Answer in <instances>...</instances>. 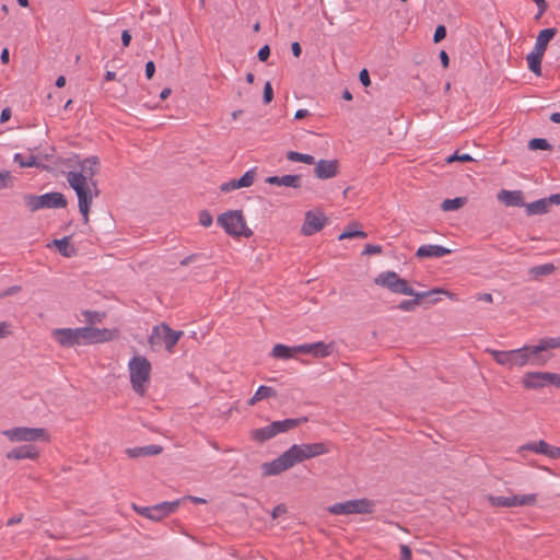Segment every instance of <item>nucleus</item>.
<instances>
[{
  "label": "nucleus",
  "instance_id": "39448f33",
  "mask_svg": "<svg viewBox=\"0 0 560 560\" xmlns=\"http://www.w3.org/2000/svg\"><path fill=\"white\" fill-rule=\"evenodd\" d=\"M3 435L11 443H28L49 442L50 434L45 428H30V427H13L1 431Z\"/></svg>",
  "mask_w": 560,
  "mask_h": 560
},
{
  "label": "nucleus",
  "instance_id": "473e14b6",
  "mask_svg": "<svg viewBox=\"0 0 560 560\" xmlns=\"http://www.w3.org/2000/svg\"><path fill=\"white\" fill-rule=\"evenodd\" d=\"M467 202V198L465 197H457V198H454V199H445L442 203H441V209L443 211H454V210H457L462 207H464Z\"/></svg>",
  "mask_w": 560,
  "mask_h": 560
},
{
  "label": "nucleus",
  "instance_id": "4c0bfd02",
  "mask_svg": "<svg viewBox=\"0 0 560 560\" xmlns=\"http://www.w3.org/2000/svg\"><path fill=\"white\" fill-rule=\"evenodd\" d=\"M13 160L19 163L21 167H33L37 165V160L33 155L24 158L21 153H15Z\"/></svg>",
  "mask_w": 560,
  "mask_h": 560
},
{
  "label": "nucleus",
  "instance_id": "b1692460",
  "mask_svg": "<svg viewBox=\"0 0 560 560\" xmlns=\"http://www.w3.org/2000/svg\"><path fill=\"white\" fill-rule=\"evenodd\" d=\"M452 250L450 248L443 247L441 245H433V244H427L420 246L417 252L416 256L418 258H431V257H443L445 255L451 254Z\"/></svg>",
  "mask_w": 560,
  "mask_h": 560
},
{
  "label": "nucleus",
  "instance_id": "9b49d317",
  "mask_svg": "<svg viewBox=\"0 0 560 560\" xmlns=\"http://www.w3.org/2000/svg\"><path fill=\"white\" fill-rule=\"evenodd\" d=\"M374 283L396 294H413V289L409 285L408 281L400 278L394 271L378 273L374 279Z\"/></svg>",
  "mask_w": 560,
  "mask_h": 560
},
{
  "label": "nucleus",
  "instance_id": "2eb2a0df",
  "mask_svg": "<svg viewBox=\"0 0 560 560\" xmlns=\"http://www.w3.org/2000/svg\"><path fill=\"white\" fill-rule=\"evenodd\" d=\"M432 294H444L448 296L451 300H457L456 295L447 290H444L442 288H435L430 291L425 292H416L413 290V294H409L410 296H413V300H404L398 304V308L402 312H412L417 308V306L420 304V301L432 295Z\"/></svg>",
  "mask_w": 560,
  "mask_h": 560
},
{
  "label": "nucleus",
  "instance_id": "338daca9",
  "mask_svg": "<svg viewBox=\"0 0 560 560\" xmlns=\"http://www.w3.org/2000/svg\"><path fill=\"white\" fill-rule=\"evenodd\" d=\"M0 59L3 63H8L10 61V54L8 48H4L1 51Z\"/></svg>",
  "mask_w": 560,
  "mask_h": 560
},
{
  "label": "nucleus",
  "instance_id": "8fccbe9b",
  "mask_svg": "<svg viewBox=\"0 0 560 560\" xmlns=\"http://www.w3.org/2000/svg\"><path fill=\"white\" fill-rule=\"evenodd\" d=\"M12 334L11 324L8 322H0V339Z\"/></svg>",
  "mask_w": 560,
  "mask_h": 560
},
{
  "label": "nucleus",
  "instance_id": "3c124183",
  "mask_svg": "<svg viewBox=\"0 0 560 560\" xmlns=\"http://www.w3.org/2000/svg\"><path fill=\"white\" fill-rule=\"evenodd\" d=\"M287 506L284 504H278L271 512V517L273 520L287 513Z\"/></svg>",
  "mask_w": 560,
  "mask_h": 560
},
{
  "label": "nucleus",
  "instance_id": "a18cd8bd",
  "mask_svg": "<svg viewBox=\"0 0 560 560\" xmlns=\"http://www.w3.org/2000/svg\"><path fill=\"white\" fill-rule=\"evenodd\" d=\"M241 187L237 185V179H231L226 183H223L221 186H220V190L222 192H230L232 190H235V189H240Z\"/></svg>",
  "mask_w": 560,
  "mask_h": 560
},
{
  "label": "nucleus",
  "instance_id": "412c9836",
  "mask_svg": "<svg viewBox=\"0 0 560 560\" xmlns=\"http://www.w3.org/2000/svg\"><path fill=\"white\" fill-rule=\"evenodd\" d=\"M5 457L11 460H35L39 457V451L34 444H25L23 446L12 448L7 453Z\"/></svg>",
  "mask_w": 560,
  "mask_h": 560
},
{
  "label": "nucleus",
  "instance_id": "72a5a7b5",
  "mask_svg": "<svg viewBox=\"0 0 560 560\" xmlns=\"http://www.w3.org/2000/svg\"><path fill=\"white\" fill-rule=\"evenodd\" d=\"M487 500L493 508H513L512 497L488 495Z\"/></svg>",
  "mask_w": 560,
  "mask_h": 560
},
{
  "label": "nucleus",
  "instance_id": "f3484780",
  "mask_svg": "<svg viewBox=\"0 0 560 560\" xmlns=\"http://www.w3.org/2000/svg\"><path fill=\"white\" fill-rule=\"evenodd\" d=\"M525 451H530L537 454L546 455L549 458H560V447L548 444L546 441L540 440L536 442H529L517 448V453L523 455Z\"/></svg>",
  "mask_w": 560,
  "mask_h": 560
},
{
  "label": "nucleus",
  "instance_id": "20e7f679",
  "mask_svg": "<svg viewBox=\"0 0 560 560\" xmlns=\"http://www.w3.org/2000/svg\"><path fill=\"white\" fill-rule=\"evenodd\" d=\"M151 370L152 366L150 361L143 355L137 354L128 362V371L132 389L141 396H143L149 388Z\"/></svg>",
  "mask_w": 560,
  "mask_h": 560
},
{
  "label": "nucleus",
  "instance_id": "603ef678",
  "mask_svg": "<svg viewBox=\"0 0 560 560\" xmlns=\"http://www.w3.org/2000/svg\"><path fill=\"white\" fill-rule=\"evenodd\" d=\"M296 353H303V354H311L312 355V343H304L295 346V354Z\"/></svg>",
  "mask_w": 560,
  "mask_h": 560
},
{
  "label": "nucleus",
  "instance_id": "ea45409f",
  "mask_svg": "<svg viewBox=\"0 0 560 560\" xmlns=\"http://www.w3.org/2000/svg\"><path fill=\"white\" fill-rule=\"evenodd\" d=\"M256 178V171L249 170L247 171L240 179H237V185L241 188L249 187L254 184Z\"/></svg>",
  "mask_w": 560,
  "mask_h": 560
},
{
  "label": "nucleus",
  "instance_id": "c756f323",
  "mask_svg": "<svg viewBox=\"0 0 560 560\" xmlns=\"http://www.w3.org/2000/svg\"><path fill=\"white\" fill-rule=\"evenodd\" d=\"M332 352V345L325 343L323 341L312 343V357L314 358H326Z\"/></svg>",
  "mask_w": 560,
  "mask_h": 560
},
{
  "label": "nucleus",
  "instance_id": "680f3d73",
  "mask_svg": "<svg viewBox=\"0 0 560 560\" xmlns=\"http://www.w3.org/2000/svg\"><path fill=\"white\" fill-rule=\"evenodd\" d=\"M143 452V448L142 447H137V448H129L127 450V453L130 457H137V456H144L142 454Z\"/></svg>",
  "mask_w": 560,
  "mask_h": 560
},
{
  "label": "nucleus",
  "instance_id": "c03bdc74",
  "mask_svg": "<svg viewBox=\"0 0 560 560\" xmlns=\"http://www.w3.org/2000/svg\"><path fill=\"white\" fill-rule=\"evenodd\" d=\"M455 161H459V162H470L472 161V158L467 154V153H464V154H458L457 152L452 154L451 156H448L446 159V162L447 163H453Z\"/></svg>",
  "mask_w": 560,
  "mask_h": 560
},
{
  "label": "nucleus",
  "instance_id": "0e129e2a",
  "mask_svg": "<svg viewBox=\"0 0 560 560\" xmlns=\"http://www.w3.org/2000/svg\"><path fill=\"white\" fill-rule=\"evenodd\" d=\"M440 59H441V62H442L443 67L447 68L448 63H450V59H448V56H447L446 51L442 50L440 52Z\"/></svg>",
  "mask_w": 560,
  "mask_h": 560
},
{
  "label": "nucleus",
  "instance_id": "f03ea898",
  "mask_svg": "<svg viewBox=\"0 0 560 560\" xmlns=\"http://www.w3.org/2000/svg\"><path fill=\"white\" fill-rule=\"evenodd\" d=\"M330 452L328 442L293 444L276 459L264 463V476H277L304 460L318 457Z\"/></svg>",
  "mask_w": 560,
  "mask_h": 560
},
{
  "label": "nucleus",
  "instance_id": "4d7b16f0",
  "mask_svg": "<svg viewBox=\"0 0 560 560\" xmlns=\"http://www.w3.org/2000/svg\"><path fill=\"white\" fill-rule=\"evenodd\" d=\"M400 560H411V550L408 546H400Z\"/></svg>",
  "mask_w": 560,
  "mask_h": 560
},
{
  "label": "nucleus",
  "instance_id": "4be33fe9",
  "mask_svg": "<svg viewBox=\"0 0 560 560\" xmlns=\"http://www.w3.org/2000/svg\"><path fill=\"white\" fill-rule=\"evenodd\" d=\"M179 502H163L153 506H150L149 520L151 521H162L164 517L174 513L178 508Z\"/></svg>",
  "mask_w": 560,
  "mask_h": 560
},
{
  "label": "nucleus",
  "instance_id": "a19ab883",
  "mask_svg": "<svg viewBox=\"0 0 560 560\" xmlns=\"http://www.w3.org/2000/svg\"><path fill=\"white\" fill-rule=\"evenodd\" d=\"M528 148L530 150H550L551 145L546 139L535 138L529 140Z\"/></svg>",
  "mask_w": 560,
  "mask_h": 560
},
{
  "label": "nucleus",
  "instance_id": "58836bf2",
  "mask_svg": "<svg viewBox=\"0 0 560 560\" xmlns=\"http://www.w3.org/2000/svg\"><path fill=\"white\" fill-rule=\"evenodd\" d=\"M368 235L365 232L361 231V230H358V229H352V228H348L347 230H345L339 236H338V240L339 241H342V240H347V238H365Z\"/></svg>",
  "mask_w": 560,
  "mask_h": 560
},
{
  "label": "nucleus",
  "instance_id": "f8f14e48",
  "mask_svg": "<svg viewBox=\"0 0 560 560\" xmlns=\"http://www.w3.org/2000/svg\"><path fill=\"white\" fill-rule=\"evenodd\" d=\"M327 511L334 515L368 514L373 511V503L368 499H355L335 503Z\"/></svg>",
  "mask_w": 560,
  "mask_h": 560
},
{
  "label": "nucleus",
  "instance_id": "e2e57ef3",
  "mask_svg": "<svg viewBox=\"0 0 560 560\" xmlns=\"http://www.w3.org/2000/svg\"><path fill=\"white\" fill-rule=\"evenodd\" d=\"M131 40V35L128 31H124L121 34V42L125 47H128Z\"/></svg>",
  "mask_w": 560,
  "mask_h": 560
},
{
  "label": "nucleus",
  "instance_id": "393cba45",
  "mask_svg": "<svg viewBox=\"0 0 560 560\" xmlns=\"http://www.w3.org/2000/svg\"><path fill=\"white\" fill-rule=\"evenodd\" d=\"M51 245H54L63 257L71 258L77 256L78 250L71 243L70 236H66L60 240H54L51 244L47 245V247H50Z\"/></svg>",
  "mask_w": 560,
  "mask_h": 560
},
{
  "label": "nucleus",
  "instance_id": "774afa93",
  "mask_svg": "<svg viewBox=\"0 0 560 560\" xmlns=\"http://www.w3.org/2000/svg\"><path fill=\"white\" fill-rule=\"evenodd\" d=\"M310 115V112L307 109H299L295 112L294 118L295 119H302Z\"/></svg>",
  "mask_w": 560,
  "mask_h": 560
},
{
  "label": "nucleus",
  "instance_id": "bf43d9fd",
  "mask_svg": "<svg viewBox=\"0 0 560 560\" xmlns=\"http://www.w3.org/2000/svg\"><path fill=\"white\" fill-rule=\"evenodd\" d=\"M155 72V65L153 61H148L145 65V75L148 79H152Z\"/></svg>",
  "mask_w": 560,
  "mask_h": 560
},
{
  "label": "nucleus",
  "instance_id": "5701e85b",
  "mask_svg": "<svg viewBox=\"0 0 560 560\" xmlns=\"http://www.w3.org/2000/svg\"><path fill=\"white\" fill-rule=\"evenodd\" d=\"M498 200L506 207H525L523 192L521 190L502 189L498 192Z\"/></svg>",
  "mask_w": 560,
  "mask_h": 560
},
{
  "label": "nucleus",
  "instance_id": "6ab92c4d",
  "mask_svg": "<svg viewBox=\"0 0 560 560\" xmlns=\"http://www.w3.org/2000/svg\"><path fill=\"white\" fill-rule=\"evenodd\" d=\"M339 163L337 160H319L314 167V174L319 179H329L337 176Z\"/></svg>",
  "mask_w": 560,
  "mask_h": 560
},
{
  "label": "nucleus",
  "instance_id": "7ed1b4c3",
  "mask_svg": "<svg viewBox=\"0 0 560 560\" xmlns=\"http://www.w3.org/2000/svg\"><path fill=\"white\" fill-rule=\"evenodd\" d=\"M486 351L499 365L508 369L523 368L527 364L539 365V357L535 346L525 345L521 348L506 351L495 349H487Z\"/></svg>",
  "mask_w": 560,
  "mask_h": 560
},
{
  "label": "nucleus",
  "instance_id": "423d86ee",
  "mask_svg": "<svg viewBox=\"0 0 560 560\" xmlns=\"http://www.w3.org/2000/svg\"><path fill=\"white\" fill-rule=\"evenodd\" d=\"M217 221L229 235L249 237L253 234L241 210L226 211L219 215Z\"/></svg>",
  "mask_w": 560,
  "mask_h": 560
},
{
  "label": "nucleus",
  "instance_id": "49530a36",
  "mask_svg": "<svg viewBox=\"0 0 560 560\" xmlns=\"http://www.w3.org/2000/svg\"><path fill=\"white\" fill-rule=\"evenodd\" d=\"M273 100V91L271 83L268 81L264 86V103L269 104Z\"/></svg>",
  "mask_w": 560,
  "mask_h": 560
},
{
  "label": "nucleus",
  "instance_id": "e433bc0d",
  "mask_svg": "<svg viewBox=\"0 0 560 560\" xmlns=\"http://www.w3.org/2000/svg\"><path fill=\"white\" fill-rule=\"evenodd\" d=\"M82 315L84 316L85 322L90 325L100 324L105 318L104 313L94 311H85Z\"/></svg>",
  "mask_w": 560,
  "mask_h": 560
},
{
  "label": "nucleus",
  "instance_id": "052dcab7",
  "mask_svg": "<svg viewBox=\"0 0 560 560\" xmlns=\"http://www.w3.org/2000/svg\"><path fill=\"white\" fill-rule=\"evenodd\" d=\"M291 50L294 57L299 58L302 54L301 45L298 42L291 44Z\"/></svg>",
  "mask_w": 560,
  "mask_h": 560
},
{
  "label": "nucleus",
  "instance_id": "9d476101",
  "mask_svg": "<svg viewBox=\"0 0 560 560\" xmlns=\"http://www.w3.org/2000/svg\"><path fill=\"white\" fill-rule=\"evenodd\" d=\"M300 423L299 419H285L282 421H273L265 428L254 429L250 431V439L262 443L278 435L279 433L287 432Z\"/></svg>",
  "mask_w": 560,
  "mask_h": 560
},
{
  "label": "nucleus",
  "instance_id": "c85d7f7f",
  "mask_svg": "<svg viewBox=\"0 0 560 560\" xmlns=\"http://www.w3.org/2000/svg\"><path fill=\"white\" fill-rule=\"evenodd\" d=\"M542 57H544L542 54H539V52L534 51V50H532L527 55L526 59H527L528 69L530 71H533L536 75H540L541 74V60H542Z\"/></svg>",
  "mask_w": 560,
  "mask_h": 560
},
{
  "label": "nucleus",
  "instance_id": "5fc2aeb1",
  "mask_svg": "<svg viewBox=\"0 0 560 560\" xmlns=\"http://www.w3.org/2000/svg\"><path fill=\"white\" fill-rule=\"evenodd\" d=\"M132 510L139 515L149 518L150 506H138L132 504Z\"/></svg>",
  "mask_w": 560,
  "mask_h": 560
},
{
  "label": "nucleus",
  "instance_id": "aec40b11",
  "mask_svg": "<svg viewBox=\"0 0 560 560\" xmlns=\"http://www.w3.org/2000/svg\"><path fill=\"white\" fill-rule=\"evenodd\" d=\"M537 354L539 357V365H545L550 357L546 355L545 352L560 348V337H545L538 340L537 345H534Z\"/></svg>",
  "mask_w": 560,
  "mask_h": 560
},
{
  "label": "nucleus",
  "instance_id": "f704fd0d",
  "mask_svg": "<svg viewBox=\"0 0 560 560\" xmlns=\"http://www.w3.org/2000/svg\"><path fill=\"white\" fill-rule=\"evenodd\" d=\"M287 159L291 162H300V163H304V164H308V165L315 163V159L313 155L300 153V152H295V151H289L287 153Z\"/></svg>",
  "mask_w": 560,
  "mask_h": 560
},
{
  "label": "nucleus",
  "instance_id": "7c9ffc66",
  "mask_svg": "<svg viewBox=\"0 0 560 560\" xmlns=\"http://www.w3.org/2000/svg\"><path fill=\"white\" fill-rule=\"evenodd\" d=\"M512 497L513 508L515 506H530L534 505L537 501V495L535 493L529 494H514Z\"/></svg>",
  "mask_w": 560,
  "mask_h": 560
},
{
  "label": "nucleus",
  "instance_id": "dca6fc26",
  "mask_svg": "<svg viewBox=\"0 0 560 560\" xmlns=\"http://www.w3.org/2000/svg\"><path fill=\"white\" fill-rule=\"evenodd\" d=\"M326 217L319 210H312L305 213V219L301 228V233L305 236H311L319 232L326 224Z\"/></svg>",
  "mask_w": 560,
  "mask_h": 560
},
{
  "label": "nucleus",
  "instance_id": "a211bd4d",
  "mask_svg": "<svg viewBox=\"0 0 560 560\" xmlns=\"http://www.w3.org/2000/svg\"><path fill=\"white\" fill-rule=\"evenodd\" d=\"M552 205H560V194H555L549 198H542L530 203H525V210L528 215L544 214L550 210Z\"/></svg>",
  "mask_w": 560,
  "mask_h": 560
},
{
  "label": "nucleus",
  "instance_id": "09e8293b",
  "mask_svg": "<svg viewBox=\"0 0 560 560\" xmlns=\"http://www.w3.org/2000/svg\"><path fill=\"white\" fill-rule=\"evenodd\" d=\"M142 448H143L142 454L144 456H147V455H158V454H160L162 452V447L158 446V445H149V446H144Z\"/></svg>",
  "mask_w": 560,
  "mask_h": 560
},
{
  "label": "nucleus",
  "instance_id": "0eeeda50",
  "mask_svg": "<svg viewBox=\"0 0 560 560\" xmlns=\"http://www.w3.org/2000/svg\"><path fill=\"white\" fill-rule=\"evenodd\" d=\"M183 335L182 330H174L168 325L161 324L153 327L149 336V343L153 348L164 346L167 352L173 353L175 345Z\"/></svg>",
  "mask_w": 560,
  "mask_h": 560
},
{
  "label": "nucleus",
  "instance_id": "6e6552de",
  "mask_svg": "<svg viewBox=\"0 0 560 560\" xmlns=\"http://www.w3.org/2000/svg\"><path fill=\"white\" fill-rule=\"evenodd\" d=\"M522 386L527 390H539L547 385L560 388V374L542 371H529L521 378Z\"/></svg>",
  "mask_w": 560,
  "mask_h": 560
},
{
  "label": "nucleus",
  "instance_id": "37998d69",
  "mask_svg": "<svg viewBox=\"0 0 560 560\" xmlns=\"http://www.w3.org/2000/svg\"><path fill=\"white\" fill-rule=\"evenodd\" d=\"M212 215L209 211L207 210H202L200 213H199V224L205 226V228H209L211 224H212Z\"/></svg>",
  "mask_w": 560,
  "mask_h": 560
},
{
  "label": "nucleus",
  "instance_id": "cd10ccee",
  "mask_svg": "<svg viewBox=\"0 0 560 560\" xmlns=\"http://www.w3.org/2000/svg\"><path fill=\"white\" fill-rule=\"evenodd\" d=\"M271 354L277 359L288 360L295 355V347L278 343L272 348Z\"/></svg>",
  "mask_w": 560,
  "mask_h": 560
},
{
  "label": "nucleus",
  "instance_id": "de8ad7c7",
  "mask_svg": "<svg viewBox=\"0 0 560 560\" xmlns=\"http://www.w3.org/2000/svg\"><path fill=\"white\" fill-rule=\"evenodd\" d=\"M446 36V28L445 26L443 25H439L436 28H435V32H434V35H433V40L434 43H440L441 40H443Z\"/></svg>",
  "mask_w": 560,
  "mask_h": 560
},
{
  "label": "nucleus",
  "instance_id": "6e6d98bb",
  "mask_svg": "<svg viewBox=\"0 0 560 560\" xmlns=\"http://www.w3.org/2000/svg\"><path fill=\"white\" fill-rule=\"evenodd\" d=\"M359 79L364 86H369L371 84L370 74L366 69L360 71Z\"/></svg>",
  "mask_w": 560,
  "mask_h": 560
},
{
  "label": "nucleus",
  "instance_id": "a878e982",
  "mask_svg": "<svg viewBox=\"0 0 560 560\" xmlns=\"http://www.w3.org/2000/svg\"><path fill=\"white\" fill-rule=\"evenodd\" d=\"M266 183L270 185L298 188L301 186V177L299 175L270 176L266 178Z\"/></svg>",
  "mask_w": 560,
  "mask_h": 560
},
{
  "label": "nucleus",
  "instance_id": "864d4df0",
  "mask_svg": "<svg viewBox=\"0 0 560 560\" xmlns=\"http://www.w3.org/2000/svg\"><path fill=\"white\" fill-rule=\"evenodd\" d=\"M270 56V48L268 45H265L262 46L259 50H258V58L260 61H266Z\"/></svg>",
  "mask_w": 560,
  "mask_h": 560
},
{
  "label": "nucleus",
  "instance_id": "69168bd1",
  "mask_svg": "<svg viewBox=\"0 0 560 560\" xmlns=\"http://www.w3.org/2000/svg\"><path fill=\"white\" fill-rule=\"evenodd\" d=\"M536 5L538 7L540 14L544 13L547 10V2L546 0H533Z\"/></svg>",
  "mask_w": 560,
  "mask_h": 560
},
{
  "label": "nucleus",
  "instance_id": "c9c22d12",
  "mask_svg": "<svg viewBox=\"0 0 560 560\" xmlns=\"http://www.w3.org/2000/svg\"><path fill=\"white\" fill-rule=\"evenodd\" d=\"M555 271V266L552 264H544L539 266H535L529 270V273L534 277L550 275Z\"/></svg>",
  "mask_w": 560,
  "mask_h": 560
},
{
  "label": "nucleus",
  "instance_id": "1a4fd4ad",
  "mask_svg": "<svg viewBox=\"0 0 560 560\" xmlns=\"http://www.w3.org/2000/svg\"><path fill=\"white\" fill-rule=\"evenodd\" d=\"M23 200L25 207L32 212L44 208H63L67 205L60 192H47L40 196L26 195Z\"/></svg>",
  "mask_w": 560,
  "mask_h": 560
},
{
  "label": "nucleus",
  "instance_id": "79ce46f5",
  "mask_svg": "<svg viewBox=\"0 0 560 560\" xmlns=\"http://www.w3.org/2000/svg\"><path fill=\"white\" fill-rule=\"evenodd\" d=\"M12 175L9 171L0 172V189H4L12 184Z\"/></svg>",
  "mask_w": 560,
  "mask_h": 560
},
{
  "label": "nucleus",
  "instance_id": "4468645a",
  "mask_svg": "<svg viewBox=\"0 0 560 560\" xmlns=\"http://www.w3.org/2000/svg\"><path fill=\"white\" fill-rule=\"evenodd\" d=\"M51 339L63 348L82 346L81 327L78 328H54L50 331Z\"/></svg>",
  "mask_w": 560,
  "mask_h": 560
},
{
  "label": "nucleus",
  "instance_id": "ddd939ff",
  "mask_svg": "<svg viewBox=\"0 0 560 560\" xmlns=\"http://www.w3.org/2000/svg\"><path fill=\"white\" fill-rule=\"evenodd\" d=\"M119 331L109 328H96L92 326L81 327L82 346L103 343L117 338Z\"/></svg>",
  "mask_w": 560,
  "mask_h": 560
},
{
  "label": "nucleus",
  "instance_id": "f257e3e1",
  "mask_svg": "<svg viewBox=\"0 0 560 560\" xmlns=\"http://www.w3.org/2000/svg\"><path fill=\"white\" fill-rule=\"evenodd\" d=\"M100 168V160L97 156H90L80 163V171H71L67 173V182L75 191L78 197L79 211L83 217V222H89V213L93 200L98 197L100 190L94 176Z\"/></svg>",
  "mask_w": 560,
  "mask_h": 560
},
{
  "label": "nucleus",
  "instance_id": "13d9d810",
  "mask_svg": "<svg viewBox=\"0 0 560 560\" xmlns=\"http://www.w3.org/2000/svg\"><path fill=\"white\" fill-rule=\"evenodd\" d=\"M382 252V248L381 246L378 245H371V244H368L364 248V254H368V255H373V254H380Z\"/></svg>",
  "mask_w": 560,
  "mask_h": 560
},
{
  "label": "nucleus",
  "instance_id": "2f4dec72",
  "mask_svg": "<svg viewBox=\"0 0 560 560\" xmlns=\"http://www.w3.org/2000/svg\"><path fill=\"white\" fill-rule=\"evenodd\" d=\"M276 396V390L268 386H259L254 396L248 400L250 406L255 405L257 401Z\"/></svg>",
  "mask_w": 560,
  "mask_h": 560
},
{
  "label": "nucleus",
  "instance_id": "bb28decb",
  "mask_svg": "<svg viewBox=\"0 0 560 560\" xmlns=\"http://www.w3.org/2000/svg\"><path fill=\"white\" fill-rule=\"evenodd\" d=\"M555 35H556L555 28L541 30L537 35L536 43H535L533 50L545 55L547 46H548L549 42L553 38Z\"/></svg>",
  "mask_w": 560,
  "mask_h": 560
}]
</instances>
